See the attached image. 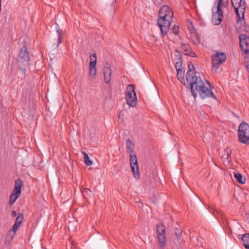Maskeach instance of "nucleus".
<instances>
[{
  "label": "nucleus",
  "mask_w": 249,
  "mask_h": 249,
  "mask_svg": "<svg viewBox=\"0 0 249 249\" xmlns=\"http://www.w3.org/2000/svg\"><path fill=\"white\" fill-rule=\"evenodd\" d=\"M23 186L22 181L18 178L16 180L13 193L20 196L21 191V188Z\"/></svg>",
  "instance_id": "obj_14"
},
{
  "label": "nucleus",
  "mask_w": 249,
  "mask_h": 249,
  "mask_svg": "<svg viewBox=\"0 0 249 249\" xmlns=\"http://www.w3.org/2000/svg\"><path fill=\"white\" fill-rule=\"evenodd\" d=\"M133 85H129L126 89L125 99L129 107H135L137 105V100Z\"/></svg>",
  "instance_id": "obj_5"
},
{
  "label": "nucleus",
  "mask_w": 249,
  "mask_h": 249,
  "mask_svg": "<svg viewBox=\"0 0 249 249\" xmlns=\"http://www.w3.org/2000/svg\"><path fill=\"white\" fill-rule=\"evenodd\" d=\"M157 232L160 247L164 248L166 245L165 227L162 223L157 225Z\"/></svg>",
  "instance_id": "obj_9"
},
{
  "label": "nucleus",
  "mask_w": 249,
  "mask_h": 249,
  "mask_svg": "<svg viewBox=\"0 0 249 249\" xmlns=\"http://www.w3.org/2000/svg\"><path fill=\"white\" fill-rule=\"evenodd\" d=\"M82 193L83 196L86 199H88V196H91L93 195L92 191H91L88 189H87V188L84 189L82 191Z\"/></svg>",
  "instance_id": "obj_21"
},
{
  "label": "nucleus",
  "mask_w": 249,
  "mask_h": 249,
  "mask_svg": "<svg viewBox=\"0 0 249 249\" xmlns=\"http://www.w3.org/2000/svg\"><path fill=\"white\" fill-rule=\"evenodd\" d=\"M245 66L246 69L249 71V61H246L245 62Z\"/></svg>",
  "instance_id": "obj_32"
},
{
  "label": "nucleus",
  "mask_w": 249,
  "mask_h": 249,
  "mask_svg": "<svg viewBox=\"0 0 249 249\" xmlns=\"http://www.w3.org/2000/svg\"><path fill=\"white\" fill-rule=\"evenodd\" d=\"M188 47V46L187 45L182 44V45L181 46V48H182V49H183L185 51H187Z\"/></svg>",
  "instance_id": "obj_31"
},
{
  "label": "nucleus",
  "mask_w": 249,
  "mask_h": 249,
  "mask_svg": "<svg viewBox=\"0 0 249 249\" xmlns=\"http://www.w3.org/2000/svg\"><path fill=\"white\" fill-rule=\"evenodd\" d=\"M179 27L177 25H175L173 28V32L175 34L177 35L178 33Z\"/></svg>",
  "instance_id": "obj_30"
},
{
  "label": "nucleus",
  "mask_w": 249,
  "mask_h": 249,
  "mask_svg": "<svg viewBox=\"0 0 249 249\" xmlns=\"http://www.w3.org/2000/svg\"><path fill=\"white\" fill-rule=\"evenodd\" d=\"M158 24L163 36L168 32L171 23L173 20L172 10L168 5H164L160 8Z\"/></svg>",
  "instance_id": "obj_2"
},
{
  "label": "nucleus",
  "mask_w": 249,
  "mask_h": 249,
  "mask_svg": "<svg viewBox=\"0 0 249 249\" xmlns=\"http://www.w3.org/2000/svg\"><path fill=\"white\" fill-rule=\"evenodd\" d=\"M192 40L196 45H198L200 43V38L196 34H192Z\"/></svg>",
  "instance_id": "obj_25"
},
{
  "label": "nucleus",
  "mask_w": 249,
  "mask_h": 249,
  "mask_svg": "<svg viewBox=\"0 0 249 249\" xmlns=\"http://www.w3.org/2000/svg\"><path fill=\"white\" fill-rule=\"evenodd\" d=\"M188 70L186 75L188 83L190 86L192 95L195 99L198 93L200 97L204 99L207 98H212L216 99L215 96L212 91L211 89H209L205 86V83L199 76H196V72L193 64L190 63L188 65Z\"/></svg>",
  "instance_id": "obj_1"
},
{
  "label": "nucleus",
  "mask_w": 249,
  "mask_h": 249,
  "mask_svg": "<svg viewBox=\"0 0 249 249\" xmlns=\"http://www.w3.org/2000/svg\"><path fill=\"white\" fill-rule=\"evenodd\" d=\"M239 141L241 143L249 144V125L243 122L238 127Z\"/></svg>",
  "instance_id": "obj_4"
},
{
  "label": "nucleus",
  "mask_w": 249,
  "mask_h": 249,
  "mask_svg": "<svg viewBox=\"0 0 249 249\" xmlns=\"http://www.w3.org/2000/svg\"><path fill=\"white\" fill-rule=\"evenodd\" d=\"M182 62H176L175 64V67L176 70L182 69Z\"/></svg>",
  "instance_id": "obj_29"
},
{
  "label": "nucleus",
  "mask_w": 249,
  "mask_h": 249,
  "mask_svg": "<svg viewBox=\"0 0 249 249\" xmlns=\"http://www.w3.org/2000/svg\"><path fill=\"white\" fill-rule=\"evenodd\" d=\"M19 197V196L12 193V194L10 196L9 204L10 205H12L14 203H15V202Z\"/></svg>",
  "instance_id": "obj_24"
},
{
  "label": "nucleus",
  "mask_w": 249,
  "mask_h": 249,
  "mask_svg": "<svg viewBox=\"0 0 249 249\" xmlns=\"http://www.w3.org/2000/svg\"><path fill=\"white\" fill-rule=\"evenodd\" d=\"M240 46L243 53L249 54V36L245 34L239 36Z\"/></svg>",
  "instance_id": "obj_10"
},
{
  "label": "nucleus",
  "mask_w": 249,
  "mask_h": 249,
  "mask_svg": "<svg viewBox=\"0 0 249 249\" xmlns=\"http://www.w3.org/2000/svg\"><path fill=\"white\" fill-rule=\"evenodd\" d=\"M130 163L132 172L134 177L136 178H138L140 177V173L138 161L136 156L135 154H130Z\"/></svg>",
  "instance_id": "obj_11"
},
{
  "label": "nucleus",
  "mask_w": 249,
  "mask_h": 249,
  "mask_svg": "<svg viewBox=\"0 0 249 249\" xmlns=\"http://www.w3.org/2000/svg\"><path fill=\"white\" fill-rule=\"evenodd\" d=\"M177 77L178 79L181 82L185 84L184 80V72L182 71V69L177 70Z\"/></svg>",
  "instance_id": "obj_19"
},
{
  "label": "nucleus",
  "mask_w": 249,
  "mask_h": 249,
  "mask_svg": "<svg viewBox=\"0 0 249 249\" xmlns=\"http://www.w3.org/2000/svg\"><path fill=\"white\" fill-rule=\"evenodd\" d=\"M227 155L225 158H224L223 162L225 165H229L231 164V150L229 148H227L226 150Z\"/></svg>",
  "instance_id": "obj_16"
},
{
  "label": "nucleus",
  "mask_w": 249,
  "mask_h": 249,
  "mask_svg": "<svg viewBox=\"0 0 249 249\" xmlns=\"http://www.w3.org/2000/svg\"><path fill=\"white\" fill-rule=\"evenodd\" d=\"M175 235L177 237L178 239L180 238L181 235H182V231L180 229H178V228H176L175 230Z\"/></svg>",
  "instance_id": "obj_27"
},
{
  "label": "nucleus",
  "mask_w": 249,
  "mask_h": 249,
  "mask_svg": "<svg viewBox=\"0 0 249 249\" xmlns=\"http://www.w3.org/2000/svg\"><path fill=\"white\" fill-rule=\"evenodd\" d=\"M29 60V53L28 52L27 47L23 46L20 49L18 58V66L21 68L23 66H28Z\"/></svg>",
  "instance_id": "obj_8"
},
{
  "label": "nucleus",
  "mask_w": 249,
  "mask_h": 249,
  "mask_svg": "<svg viewBox=\"0 0 249 249\" xmlns=\"http://www.w3.org/2000/svg\"><path fill=\"white\" fill-rule=\"evenodd\" d=\"M56 31L58 35V44L57 46H58L61 42L62 31L59 28H58L57 29Z\"/></svg>",
  "instance_id": "obj_26"
},
{
  "label": "nucleus",
  "mask_w": 249,
  "mask_h": 249,
  "mask_svg": "<svg viewBox=\"0 0 249 249\" xmlns=\"http://www.w3.org/2000/svg\"><path fill=\"white\" fill-rule=\"evenodd\" d=\"M244 28H245V31H246L247 33L249 34V27H247V26H244Z\"/></svg>",
  "instance_id": "obj_34"
},
{
  "label": "nucleus",
  "mask_w": 249,
  "mask_h": 249,
  "mask_svg": "<svg viewBox=\"0 0 249 249\" xmlns=\"http://www.w3.org/2000/svg\"><path fill=\"white\" fill-rule=\"evenodd\" d=\"M231 1L239 19H243L246 8L245 0H231Z\"/></svg>",
  "instance_id": "obj_6"
},
{
  "label": "nucleus",
  "mask_w": 249,
  "mask_h": 249,
  "mask_svg": "<svg viewBox=\"0 0 249 249\" xmlns=\"http://www.w3.org/2000/svg\"><path fill=\"white\" fill-rule=\"evenodd\" d=\"M227 56L224 53H216L212 58L213 63L212 71L215 72H217L218 66L225 62L226 60Z\"/></svg>",
  "instance_id": "obj_7"
},
{
  "label": "nucleus",
  "mask_w": 249,
  "mask_h": 249,
  "mask_svg": "<svg viewBox=\"0 0 249 249\" xmlns=\"http://www.w3.org/2000/svg\"><path fill=\"white\" fill-rule=\"evenodd\" d=\"M242 240L246 249H249V233L243 234L242 235Z\"/></svg>",
  "instance_id": "obj_17"
},
{
  "label": "nucleus",
  "mask_w": 249,
  "mask_h": 249,
  "mask_svg": "<svg viewBox=\"0 0 249 249\" xmlns=\"http://www.w3.org/2000/svg\"><path fill=\"white\" fill-rule=\"evenodd\" d=\"M89 59L90 60V62H95V65H96L97 58L96 54L95 53H93L92 54L90 55L89 56Z\"/></svg>",
  "instance_id": "obj_28"
},
{
  "label": "nucleus",
  "mask_w": 249,
  "mask_h": 249,
  "mask_svg": "<svg viewBox=\"0 0 249 249\" xmlns=\"http://www.w3.org/2000/svg\"><path fill=\"white\" fill-rule=\"evenodd\" d=\"M217 3V11L216 12H213L212 15V21L213 23L215 25H219L222 20L223 12L222 7H228L229 4V0H216Z\"/></svg>",
  "instance_id": "obj_3"
},
{
  "label": "nucleus",
  "mask_w": 249,
  "mask_h": 249,
  "mask_svg": "<svg viewBox=\"0 0 249 249\" xmlns=\"http://www.w3.org/2000/svg\"><path fill=\"white\" fill-rule=\"evenodd\" d=\"M174 61L176 62H182L181 54L177 50L176 51Z\"/></svg>",
  "instance_id": "obj_23"
},
{
  "label": "nucleus",
  "mask_w": 249,
  "mask_h": 249,
  "mask_svg": "<svg viewBox=\"0 0 249 249\" xmlns=\"http://www.w3.org/2000/svg\"><path fill=\"white\" fill-rule=\"evenodd\" d=\"M95 62H89V76L91 78H94L96 74V67Z\"/></svg>",
  "instance_id": "obj_15"
},
{
  "label": "nucleus",
  "mask_w": 249,
  "mask_h": 249,
  "mask_svg": "<svg viewBox=\"0 0 249 249\" xmlns=\"http://www.w3.org/2000/svg\"><path fill=\"white\" fill-rule=\"evenodd\" d=\"M103 71L105 82L106 83H108L111 80L112 73L110 66L108 64H107V66H104Z\"/></svg>",
  "instance_id": "obj_12"
},
{
  "label": "nucleus",
  "mask_w": 249,
  "mask_h": 249,
  "mask_svg": "<svg viewBox=\"0 0 249 249\" xmlns=\"http://www.w3.org/2000/svg\"><path fill=\"white\" fill-rule=\"evenodd\" d=\"M126 146L127 152L133 154L134 153V144L132 141L129 139L126 141Z\"/></svg>",
  "instance_id": "obj_18"
},
{
  "label": "nucleus",
  "mask_w": 249,
  "mask_h": 249,
  "mask_svg": "<svg viewBox=\"0 0 249 249\" xmlns=\"http://www.w3.org/2000/svg\"><path fill=\"white\" fill-rule=\"evenodd\" d=\"M17 215V213L15 211H13L11 213V216L12 217H15Z\"/></svg>",
  "instance_id": "obj_33"
},
{
  "label": "nucleus",
  "mask_w": 249,
  "mask_h": 249,
  "mask_svg": "<svg viewBox=\"0 0 249 249\" xmlns=\"http://www.w3.org/2000/svg\"><path fill=\"white\" fill-rule=\"evenodd\" d=\"M24 219V215L23 213L18 214L16 218L15 222L13 226L12 231L15 233L18 229L19 226L22 223Z\"/></svg>",
  "instance_id": "obj_13"
},
{
  "label": "nucleus",
  "mask_w": 249,
  "mask_h": 249,
  "mask_svg": "<svg viewBox=\"0 0 249 249\" xmlns=\"http://www.w3.org/2000/svg\"><path fill=\"white\" fill-rule=\"evenodd\" d=\"M82 154L84 156V160L85 164L87 166H90V165H92L93 163V162L89 159V158L88 154H87L85 152H82Z\"/></svg>",
  "instance_id": "obj_20"
},
{
  "label": "nucleus",
  "mask_w": 249,
  "mask_h": 249,
  "mask_svg": "<svg viewBox=\"0 0 249 249\" xmlns=\"http://www.w3.org/2000/svg\"><path fill=\"white\" fill-rule=\"evenodd\" d=\"M206 82L208 85L209 87L211 88V85L210 84V83L209 81H206Z\"/></svg>",
  "instance_id": "obj_35"
},
{
  "label": "nucleus",
  "mask_w": 249,
  "mask_h": 249,
  "mask_svg": "<svg viewBox=\"0 0 249 249\" xmlns=\"http://www.w3.org/2000/svg\"><path fill=\"white\" fill-rule=\"evenodd\" d=\"M234 178L236 180L241 184H244L245 182V178H243L240 173H236L234 174Z\"/></svg>",
  "instance_id": "obj_22"
}]
</instances>
